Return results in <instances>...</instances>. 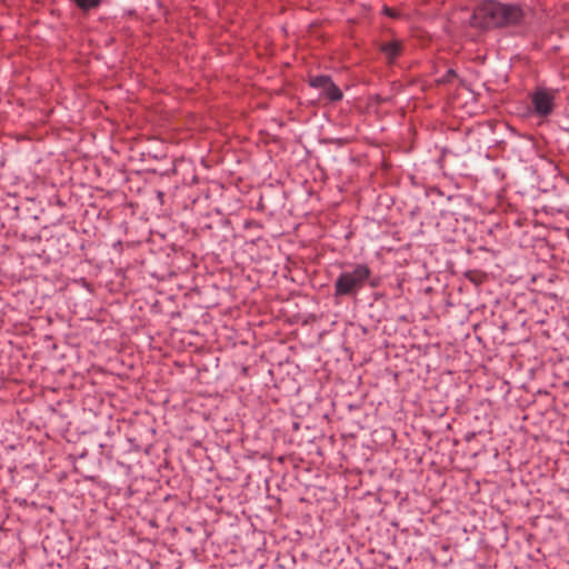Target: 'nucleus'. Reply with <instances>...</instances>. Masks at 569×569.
Masks as SVG:
<instances>
[{
	"label": "nucleus",
	"mask_w": 569,
	"mask_h": 569,
	"mask_svg": "<svg viewBox=\"0 0 569 569\" xmlns=\"http://www.w3.org/2000/svg\"><path fill=\"white\" fill-rule=\"evenodd\" d=\"M370 276L371 269L366 263H358L353 266L352 270L342 271L333 284L335 298L357 296Z\"/></svg>",
	"instance_id": "nucleus-2"
},
{
	"label": "nucleus",
	"mask_w": 569,
	"mask_h": 569,
	"mask_svg": "<svg viewBox=\"0 0 569 569\" xmlns=\"http://www.w3.org/2000/svg\"><path fill=\"white\" fill-rule=\"evenodd\" d=\"M381 52L386 56L389 63H392L402 52V42L392 40L380 46Z\"/></svg>",
	"instance_id": "nucleus-5"
},
{
	"label": "nucleus",
	"mask_w": 569,
	"mask_h": 569,
	"mask_svg": "<svg viewBox=\"0 0 569 569\" xmlns=\"http://www.w3.org/2000/svg\"><path fill=\"white\" fill-rule=\"evenodd\" d=\"M100 1L101 0H74L77 6L83 11H88L98 7L100 4Z\"/></svg>",
	"instance_id": "nucleus-6"
},
{
	"label": "nucleus",
	"mask_w": 569,
	"mask_h": 569,
	"mask_svg": "<svg viewBox=\"0 0 569 569\" xmlns=\"http://www.w3.org/2000/svg\"><path fill=\"white\" fill-rule=\"evenodd\" d=\"M386 12L391 16V10L386 9Z\"/></svg>",
	"instance_id": "nucleus-8"
},
{
	"label": "nucleus",
	"mask_w": 569,
	"mask_h": 569,
	"mask_svg": "<svg viewBox=\"0 0 569 569\" xmlns=\"http://www.w3.org/2000/svg\"><path fill=\"white\" fill-rule=\"evenodd\" d=\"M531 103L536 114L539 117H547L555 108V92L543 88H538L531 96Z\"/></svg>",
	"instance_id": "nucleus-4"
},
{
	"label": "nucleus",
	"mask_w": 569,
	"mask_h": 569,
	"mask_svg": "<svg viewBox=\"0 0 569 569\" xmlns=\"http://www.w3.org/2000/svg\"><path fill=\"white\" fill-rule=\"evenodd\" d=\"M455 76H456L455 70L449 69L440 81L441 82H449L451 80V78L455 77Z\"/></svg>",
	"instance_id": "nucleus-7"
},
{
	"label": "nucleus",
	"mask_w": 569,
	"mask_h": 569,
	"mask_svg": "<svg viewBox=\"0 0 569 569\" xmlns=\"http://www.w3.org/2000/svg\"><path fill=\"white\" fill-rule=\"evenodd\" d=\"M309 86L320 90L331 102L340 101L343 97L342 91L333 83L330 76H315L309 78Z\"/></svg>",
	"instance_id": "nucleus-3"
},
{
	"label": "nucleus",
	"mask_w": 569,
	"mask_h": 569,
	"mask_svg": "<svg viewBox=\"0 0 569 569\" xmlns=\"http://www.w3.org/2000/svg\"><path fill=\"white\" fill-rule=\"evenodd\" d=\"M531 19L532 11L528 7L490 0L475 9L470 24L482 29H513L517 34H525L531 26Z\"/></svg>",
	"instance_id": "nucleus-1"
}]
</instances>
